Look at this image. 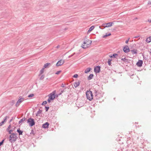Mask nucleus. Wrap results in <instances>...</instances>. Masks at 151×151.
I'll return each mask as SVG.
<instances>
[{
	"label": "nucleus",
	"instance_id": "bf43d9fd",
	"mask_svg": "<svg viewBox=\"0 0 151 151\" xmlns=\"http://www.w3.org/2000/svg\"><path fill=\"white\" fill-rule=\"evenodd\" d=\"M67 28H65V29L64 30H67Z\"/></svg>",
	"mask_w": 151,
	"mask_h": 151
},
{
	"label": "nucleus",
	"instance_id": "cd10ccee",
	"mask_svg": "<svg viewBox=\"0 0 151 151\" xmlns=\"http://www.w3.org/2000/svg\"><path fill=\"white\" fill-rule=\"evenodd\" d=\"M121 60L125 62H128L127 59H126L125 57L123 58H122Z\"/></svg>",
	"mask_w": 151,
	"mask_h": 151
},
{
	"label": "nucleus",
	"instance_id": "3c124183",
	"mask_svg": "<svg viewBox=\"0 0 151 151\" xmlns=\"http://www.w3.org/2000/svg\"><path fill=\"white\" fill-rule=\"evenodd\" d=\"M140 37L139 36H135L133 37L132 38H138V37Z\"/></svg>",
	"mask_w": 151,
	"mask_h": 151
},
{
	"label": "nucleus",
	"instance_id": "423d86ee",
	"mask_svg": "<svg viewBox=\"0 0 151 151\" xmlns=\"http://www.w3.org/2000/svg\"><path fill=\"white\" fill-rule=\"evenodd\" d=\"M55 91H53L48 95L49 98L52 99V100H53L55 98Z\"/></svg>",
	"mask_w": 151,
	"mask_h": 151
},
{
	"label": "nucleus",
	"instance_id": "052dcab7",
	"mask_svg": "<svg viewBox=\"0 0 151 151\" xmlns=\"http://www.w3.org/2000/svg\"><path fill=\"white\" fill-rule=\"evenodd\" d=\"M135 123H136V124H138V123H136V122H135Z\"/></svg>",
	"mask_w": 151,
	"mask_h": 151
},
{
	"label": "nucleus",
	"instance_id": "de8ad7c7",
	"mask_svg": "<svg viewBox=\"0 0 151 151\" xmlns=\"http://www.w3.org/2000/svg\"><path fill=\"white\" fill-rule=\"evenodd\" d=\"M61 87L63 88H65V84L62 83L61 85Z\"/></svg>",
	"mask_w": 151,
	"mask_h": 151
},
{
	"label": "nucleus",
	"instance_id": "39448f33",
	"mask_svg": "<svg viewBox=\"0 0 151 151\" xmlns=\"http://www.w3.org/2000/svg\"><path fill=\"white\" fill-rule=\"evenodd\" d=\"M94 93L95 95L94 98L96 99H99L100 98L102 97V95L101 93L98 92L96 90H94Z\"/></svg>",
	"mask_w": 151,
	"mask_h": 151
},
{
	"label": "nucleus",
	"instance_id": "a211bd4d",
	"mask_svg": "<svg viewBox=\"0 0 151 151\" xmlns=\"http://www.w3.org/2000/svg\"><path fill=\"white\" fill-rule=\"evenodd\" d=\"M95 27L94 26H92L89 28L87 32V33H88L93 30L94 28Z\"/></svg>",
	"mask_w": 151,
	"mask_h": 151
},
{
	"label": "nucleus",
	"instance_id": "ea45409f",
	"mask_svg": "<svg viewBox=\"0 0 151 151\" xmlns=\"http://www.w3.org/2000/svg\"><path fill=\"white\" fill-rule=\"evenodd\" d=\"M61 70H59V71H57L55 73V74L56 75H58L61 72Z\"/></svg>",
	"mask_w": 151,
	"mask_h": 151
},
{
	"label": "nucleus",
	"instance_id": "0eeeda50",
	"mask_svg": "<svg viewBox=\"0 0 151 151\" xmlns=\"http://www.w3.org/2000/svg\"><path fill=\"white\" fill-rule=\"evenodd\" d=\"M24 100V99L23 98H22L21 96H19V99L16 104V106L17 107Z\"/></svg>",
	"mask_w": 151,
	"mask_h": 151
},
{
	"label": "nucleus",
	"instance_id": "8fccbe9b",
	"mask_svg": "<svg viewBox=\"0 0 151 151\" xmlns=\"http://www.w3.org/2000/svg\"><path fill=\"white\" fill-rule=\"evenodd\" d=\"M129 39H130V38H128V39L127 40H126V41H125V43H126L127 44V43H128V41H129Z\"/></svg>",
	"mask_w": 151,
	"mask_h": 151
},
{
	"label": "nucleus",
	"instance_id": "f3484780",
	"mask_svg": "<svg viewBox=\"0 0 151 151\" xmlns=\"http://www.w3.org/2000/svg\"><path fill=\"white\" fill-rule=\"evenodd\" d=\"M130 51L132 52V53L133 55L134 54L136 55L137 53V50L134 49L130 50Z\"/></svg>",
	"mask_w": 151,
	"mask_h": 151
},
{
	"label": "nucleus",
	"instance_id": "4c0bfd02",
	"mask_svg": "<svg viewBox=\"0 0 151 151\" xmlns=\"http://www.w3.org/2000/svg\"><path fill=\"white\" fill-rule=\"evenodd\" d=\"M47 103V102L46 101H43L42 103V105H45Z\"/></svg>",
	"mask_w": 151,
	"mask_h": 151
},
{
	"label": "nucleus",
	"instance_id": "4468645a",
	"mask_svg": "<svg viewBox=\"0 0 151 151\" xmlns=\"http://www.w3.org/2000/svg\"><path fill=\"white\" fill-rule=\"evenodd\" d=\"M26 118L25 117H23L22 119H21L19 122V124L21 125L22 123L26 120Z\"/></svg>",
	"mask_w": 151,
	"mask_h": 151
},
{
	"label": "nucleus",
	"instance_id": "6e6d98bb",
	"mask_svg": "<svg viewBox=\"0 0 151 151\" xmlns=\"http://www.w3.org/2000/svg\"><path fill=\"white\" fill-rule=\"evenodd\" d=\"M62 93H61V92H60V93L59 94V95H61Z\"/></svg>",
	"mask_w": 151,
	"mask_h": 151
},
{
	"label": "nucleus",
	"instance_id": "79ce46f5",
	"mask_svg": "<svg viewBox=\"0 0 151 151\" xmlns=\"http://www.w3.org/2000/svg\"><path fill=\"white\" fill-rule=\"evenodd\" d=\"M143 58H144V60H148V57L147 56H146V57L145 56H144L143 55Z\"/></svg>",
	"mask_w": 151,
	"mask_h": 151
},
{
	"label": "nucleus",
	"instance_id": "864d4df0",
	"mask_svg": "<svg viewBox=\"0 0 151 151\" xmlns=\"http://www.w3.org/2000/svg\"><path fill=\"white\" fill-rule=\"evenodd\" d=\"M13 117H12V118L10 120V121H9L10 122H11L13 120Z\"/></svg>",
	"mask_w": 151,
	"mask_h": 151
},
{
	"label": "nucleus",
	"instance_id": "f03ea898",
	"mask_svg": "<svg viewBox=\"0 0 151 151\" xmlns=\"http://www.w3.org/2000/svg\"><path fill=\"white\" fill-rule=\"evenodd\" d=\"M91 41L89 40H85L81 47L83 49H86L89 47L91 43Z\"/></svg>",
	"mask_w": 151,
	"mask_h": 151
},
{
	"label": "nucleus",
	"instance_id": "c9c22d12",
	"mask_svg": "<svg viewBox=\"0 0 151 151\" xmlns=\"http://www.w3.org/2000/svg\"><path fill=\"white\" fill-rule=\"evenodd\" d=\"M44 77H45V76L43 75H42L41 76L40 78V80H42L44 79Z\"/></svg>",
	"mask_w": 151,
	"mask_h": 151
},
{
	"label": "nucleus",
	"instance_id": "4be33fe9",
	"mask_svg": "<svg viewBox=\"0 0 151 151\" xmlns=\"http://www.w3.org/2000/svg\"><path fill=\"white\" fill-rule=\"evenodd\" d=\"M91 69V68H88L85 70V73H87L89 72Z\"/></svg>",
	"mask_w": 151,
	"mask_h": 151
},
{
	"label": "nucleus",
	"instance_id": "2eb2a0df",
	"mask_svg": "<svg viewBox=\"0 0 151 151\" xmlns=\"http://www.w3.org/2000/svg\"><path fill=\"white\" fill-rule=\"evenodd\" d=\"M81 81H78V82H76L74 83V86L75 88H76L81 83Z\"/></svg>",
	"mask_w": 151,
	"mask_h": 151
},
{
	"label": "nucleus",
	"instance_id": "9b49d317",
	"mask_svg": "<svg viewBox=\"0 0 151 151\" xmlns=\"http://www.w3.org/2000/svg\"><path fill=\"white\" fill-rule=\"evenodd\" d=\"M143 61L142 60H139L136 63V65L139 67H141L142 66Z\"/></svg>",
	"mask_w": 151,
	"mask_h": 151
},
{
	"label": "nucleus",
	"instance_id": "aec40b11",
	"mask_svg": "<svg viewBox=\"0 0 151 151\" xmlns=\"http://www.w3.org/2000/svg\"><path fill=\"white\" fill-rule=\"evenodd\" d=\"M94 76L93 74H90L88 77L87 79L88 80H90L92 79Z\"/></svg>",
	"mask_w": 151,
	"mask_h": 151
},
{
	"label": "nucleus",
	"instance_id": "49530a36",
	"mask_svg": "<svg viewBox=\"0 0 151 151\" xmlns=\"http://www.w3.org/2000/svg\"><path fill=\"white\" fill-rule=\"evenodd\" d=\"M75 54V53H74L73 54H72V55H70L69 56L68 58H71V57L73 56Z\"/></svg>",
	"mask_w": 151,
	"mask_h": 151
},
{
	"label": "nucleus",
	"instance_id": "09e8293b",
	"mask_svg": "<svg viewBox=\"0 0 151 151\" xmlns=\"http://www.w3.org/2000/svg\"><path fill=\"white\" fill-rule=\"evenodd\" d=\"M148 4H151V0H149L148 2Z\"/></svg>",
	"mask_w": 151,
	"mask_h": 151
},
{
	"label": "nucleus",
	"instance_id": "c03bdc74",
	"mask_svg": "<svg viewBox=\"0 0 151 151\" xmlns=\"http://www.w3.org/2000/svg\"><path fill=\"white\" fill-rule=\"evenodd\" d=\"M11 125H10L8 127V128L6 129V131H8V130H9V129L11 128Z\"/></svg>",
	"mask_w": 151,
	"mask_h": 151
},
{
	"label": "nucleus",
	"instance_id": "473e14b6",
	"mask_svg": "<svg viewBox=\"0 0 151 151\" xmlns=\"http://www.w3.org/2000/svg\"><path fill=\"white\" fill-rule=\"evenodd\" d=\"M34 96V94L31 93L28 95V97L29 98L32 97H33Z\"/></svg>",
	"mask_w": 151,
	"mask_h": 151
},
{
	"label": "nucleus",
	"instance_id": "13d9d810",
	"mask_svg": "<svg viewBox=\"0 0 151 151\" xmlns=\"http://www.w3.org/2000/svg\"><path fill=\"white\" fill-rule=\"evenodd\" d=\"M147 38H151V36H150L149 37H147Z\"/></svg>",
	"mask_w": 151,
	"mask_h": 151
},
{
	"label": "nucleus",
	"instance_id": "b1692460",
	"mask_svg": "<svg viewBox=\"0 0 151 151\" xmlns=\"http://www.w3.org/2000/svg\"><path fill=\"white\" fill-rule=\"evenodd\" d=\"M44 69L45 68H42V69L40 71V74L39 75V76H40L44 73Z\"/></svg>",
	"mask_w": 151,
	"mask_h": 151
},
{
	"label": "nucleus",
	"instance_id": "e433bc0d",
	"mask_svg": "<svg viewBox=\"0 0 151 151\" xmlns=\"http://www.w3.org/2000/svg\"><path fill=\"white\" fill-rule=\"evenodd\" d=\"M9 118V117H8L7 116H6L5 117H4V120L3 121L4 122H6V120H7V118Z\"/></svg>",
	"mask_w": 151,
	"mask_h": 151
},
{
	"label": "nucleus",
	"instance_id": "393cba45",
	"mask_svg": "<svg viewBox=\"0 0 151 151\" xmlns=\"http://www.w3.org/2000/svg\"><path fill=\"white\" fill-rule=\"evenodd\" d=\"M42 111V110L39 109V111L37 112V113L36 114V116H38V115H39L41 113Z\"/></svg>",
	"mask_w": 151,
	"mask_h": 151
},
{
	"label": "nucleus",
	"instance_id": "4d7b16f0",
	"mask_svg": "<svg viewBox=\"0 0 151 151\" xmlns=\"http://www.w3.org/2000/svg\"><path fill=\"white\" fill-rule=\"evenodd\" d=\"M150 53V54H151V49H150L149 51Z\"/></svg>",
	"mask_w": 151,
	"mask_h": 151
},
{
	"label": "nucleus",
	"instance_id": "412c9836",
	"mask_svg": "<svg viewBox=\"0 0 151 151\" xmlns=\"http://www.w3.org/2000/svg\"><path fill=\"white\" fill-rule=\"evenodd\" d=\"M106 24L105 23H104L102 24V25L99 26V28L101 29H103L105 27H106Z\"/></svg>",
	"mask_w": 151,
	"mask_h": 151
},
{
	"label": "nucleus",
	"instance_id": "a19ab883",
	"mask_svg": "<svg viewBox=\"0 0 151 151\" xmlns=\"http://www.w3.org/2000/svg\"><path fill=\"white\" fill-rule=\"evenodd\" d=\"M45 108L46 110V111H47L49 109V106H45Z\"/></svg>",
	"mask_w": 151,
	"mask_h": 151
},
{
	"label": "nucleus",
	"instance_id": "6e6552de",
	"mask_svg": "<svg viewBox=\"0 0 151 151\" xmlns=\"http://www.w3.org/2000/svg\"><path fill=\"white\" fill-rule=\"evenodd\" d=\"M101 71V67L97 66L94 68V71L96 74L99 73Z\"/></svg>",
	"mask_w": 151,
	"mask_h": 151
},
{
	"label": "nucleus",
	"instance_id": "72a5a7b5",
	"mask_svg": "<svg viewBox=\"0 0 151 151\" xmlns=\"http://www.w3.org/2000/svg\"><path fill=\"white\" fill-rule=\"evenodd\" d=\"M5 139H3L0 142V146L1 145H2L4 143V141Z\"/></svg>",
	"mask_w": 151,
	"mask_h": 151
},
{
	"label": "nucleus",
	"instance_id": "1a4fd4ad",
	"mask_svg": "<svg viewBox=\"0 0 151 151\" xmlns=\"http://www.w3.org/2000/svg\"><path fill=\"white\" fill-rule=\"evenodd\" d=\"M123 51L125 53H127L130 51V50L128 45H125L123 48Z\"/></svg>",
	"mask_w": 151,
	"mask_h": 151
},
{
	"label": "nucleus",
	"instance_id": "bb28decb",
	"mask_svg": "<svg viewBox=\"0 0 151 151\" xmlns=\"http://www.w3.org/2000/svg\"><path fill=\"white\" fill-rule=\"evenodd\" d=\"M50 64V63H47L44 64L43 68H46Z\"/></svg>",
	"mask_w": 151,
	"mask_h": 151
},
{
	"label": "nucleus",
	"instance_id": "a18cd8bd",
	"mask_svg": "<svg viewBox=\"0 0 151 151\" xmlns=\"http://www.w3.org/2000/svg\"><path fill=\"white\" fill-rule=\"evenodd\" d=\"M4 122L3 121L0 123V126H2L4 123Z\"/></svg>",
	"mask_w": 151,
	"mask_h": 151
},
{
	"label": "nucleus",
	"instance_id": "c85d7f7f",
	"mask_svg": "<svg viewBox=\"0 0 151 151\" xmlns=\"http://www.w3.org/2000/svg\"><path fill=\"white\" fill-rule=\"evenodd\" d=\"M111 60H112L110 59H109L108 60V61L107 62V63H108V65L109 66L111 65Z\"/></svg>",
	"mask_w": 151,
	"mask_h": 151
},
{
	"label": "nucleus",
	"instance_id": "f704fd0d",
	"mask_svg": "<svg viewBox=\"0 0 151 151\" xmlns=\"http://www.w3.org/2000/svg\"><path fill=\"white\" fill-rule=\"evenodd\" d=\"M13 130L12 129H9L8 131H7V132H9V134H11L12 133V132H13Z\"/></svg>",
	"mask_w": 151,
	"mask_h": 151
},
{
	"label": "nucleus",
	"instance_id": "7ed1b4c3",
	"mask_svg": "<svg viewBox=\"0 0 151 151\" xmlns=\"http://www.w3.org/2000/svg\"><path fill=\"white\" fill-rule=\"evenodd\" d=\"M87 98L91 101L93 99V95L92 92L90 91H87L86 92Z\"/></svg>",
	"mask_w": 151,
	"mask_h": 151
},
{
	"label": "nucleus",
	"instance_id": "5701e85b",
	"mask_svg": "<svg viewBox=\"0 0 151 151\" xmlns=\"http://www.w3.org/2000/svg\"><path fill=\"white\" fill-rule=\"evenodd\" d=\"M118 55V54L116 53H114L112 55H111L109 56L111 58H115L116 56Z\"/></svg>",
	"mask_w": 151,
	"mask_h": 151
},
{
	"label": "nucleus",
	"instance_id": "dca6fc26",
	"mask_svg": "<svg viewBox=\"0 0 151 151\" xmlns=\"http://www.w3.org/2000/svg\"><path fill=\"white\" fill-rule=\"evenodd\" d=\"M106 27H110L114 23L113 22H109L108 23H105Z\"/></svg>",
	"mask_w": 151,
	"mask_h": 151
},
{
	"label": "nucleus",
	"instance_id": "6ab92c4d",
	"mask_svg": "<svg viewBox=\"0 0 151 151\" xmlns=\"http://www.w3.org/2000/svg\"><path fill=\"white\" fill-rule=\"evenodd\" d=\"M17 131L18 133L19 134V135H22L23 131L21 130L20 128L18 129Z\"/></svg>",
	"mask_w": 151,
	"mask_h": 151
},
{
	"label": "nucleus",
	"instance_id": "2f4dec72",
	"mask_svg": "<svg viewBox=\"0 0 151 151\" xmlns=\"http://www.w3.org/2000/svg\"><path fill=\"white\" fill-rule=\"evenodd\" d=\"M15 101L14 100H12L10 103V104L11 106H13L15 103Z\"/></svg>",
	"mask_w": 151,
	"mask_h": 151
},
{
	"label": "nucleus",
	"instance_id": "58836bf2",
	"mask_svg": "<svg viewBox=\"0 0 151 151\" xmlns=\"http://www.w3.org/2000/svg\"><path fill=\"white\" fill-rule=\"evenodd\" d=\"M78 77V75L77 74H74L73 76V77L74 78H77Z\"/></svg>",
	"mask_w": 151,
	"mask_h": 151
},
{
	"label": "nucleus",
	"instance_id": "9d476101",
	"mask_svg": "<svg viewBox=\"0 0 151 151\" xmlns=\"http://www.w3.org/2000/svg\"><path fill=\"white\" fill-rule=\"evenodd\" d=\"M65 62L64 60L61 59L59 60L57 63L56 64V66H61L63 65Z\"/></svg>",
	"mask_w": 151,
	"mask_h": 151
},
{
	"label": "nucleus",
	"instance_id": "680f3d73",
	"mask_svg": "<svg viewBox=\"0 0 151 151\" xmlns=\"http://www.w3.org/2000/svg\"><path fill=\"white\" fill-rule=\"evenodd\" d=\"M84 38H86V36H85Z\"/></svg>",
	"mask_w": 151,
	"mask_h": 151
},
{
	"label": "nucleus",
	"instance_id": "20e7f679",
	"mask_svg": "<svg viewBox=\"0 0 151 151\" xmlns=\"http://www.w3.org/2000/svg\"><path fill=\"white\" fill-rule=\"evenodd\" d=\"M27 123L29 124L30 127H32L35 124V122L34 119L31 118H29L27 120Z\"/></svg>",
	"mask_w": 151,
	"mask_h": 151
},
{
	"label": "nucleus",
	"instance_id": "7c9ffc66",
	"mask_svg": "<svg viewBox=\"0 0 151 151\" xmlns=\"http://www.w3.org/2000/svg\"><path fill=\"white\" fill-rule=\"evenodd\" d=\"M35 131H34L32 129V131H31V132L30 133V134H32L34 136L35 135Z\"/></svg>",
	"mask_w": 151,
	"mask_h": 151
},
{
	"label": "nucleus",
	"instance_id": "ddd939ff",
	"mask_svg": "<svg viewBox=\"0 0 151 151\" xmlns=\"http://www.w3.org/2000/svg\"><path fill=\"white\" fill-rule=\"evenodd\" d=\"M111 35V34L109 32H108L107 33H106L105 35H103L101 37H102V38H106L107 37L110 36Z\"/></svg>",
	"mask_w": 151,
	"mask_h": 151
},
{
	"label": "nucleus",
	"instance_id": "603ef678",
	"mask_svg": "<svg viewBox=\"0 0 151 151\" xmlns=\"http://www.w3.org/2000/svg\"><path fill=\"white\" fill-rule=\"evenodd\" d=\"M148 22H149V23H151V19H150V20L149 19L148 20Z\"/></svg>",
	"mask_w": 151,
	"mask_h": 151
},
{
	"label": "nucleus",
	"instance_id": "c756f323",
	"mask_svg": "<svg viewBox=\"0 0 151 151\" xmlns=\"http://www.w3.org/2000/svg\"><path fill=\"white\" fill-rule=\"evenodd\" d=\"M146 41L147 43H149L151 42V38H146Z\"/></svg>",
	"mask_w": 151,
	"mask_h": 151
},
{
	"label": "nucleus",
	"instance_id": "5fc2aeb1",
	"mask_svg": "<svg viewBox=\"0 0 151 151\" xmlns=\"http://www.w3.org/2000/svg\"><path fill=\"white\" fill-rule=\"evenodd\" d=\"M60 47V46L59 45H58L56 47V48H59Z\"/></svg>",
	"mask_w": 151,
	"mask_h": 151
},
{
	"label": "nucleus",
	"instance_id": "f257e3e1",
	"mask_svg": "<svg viewBox=\"0 0 151 151\" xmlns=\"http://www.w3.org/2000/svg\"><path fill=\"white\" fill-rule=\"evenodd\" d=\"M17 133H13L10 134L9 137V140L12 143L16 141L18 138L17 135Z\"/></svg>",
	"mask_w": 151,
	"mask_h": 151
},
{
	"label": "nucleus",
	"instance_id": "37998d69",
	"mask_svg": "<svg viewBox=\"0 0 151 151\" xmlns=\"http://www.w3.org/2000/svg\"><path fill=\"white\" fill-rule=\"evenodd\" d=\"M51 101H53V100H52V99L48 98V99L47 100V101L48 103H50Z\"/></svg>",
	"mask_w": 151,
	"mask_h": 151
},
{
	"label": "nucleus",
	"instance_id": "a878e982",
	"mask_svg": "<svg viewBox=\"0 0 151 151\" xmlns=\"http://www.w3.org/2000/svg\"><path fill=\"white\" fill-rule=\"evenodd\" d=\"M67 88L66 87H65L63 89H60V92H61V93H63L66 91V90Z\"/></svg>",
	"mask_w": 151,
	"mask_h": 151
},
{
	"label": "nucleus",
	"instance_id": "f8f14e48",
	"mask_svg": "<svg viewBox=\"0 0 151 151\" xmlns=\"http://www.w3.org/2000/svg\"><path fill=\"white\" fill-rule=\"evenodd\" d=\"M49 124L48 122H46L43 124L42 125V127L44 129H46L48 128Z\"/></svg>",
	"mask_w": 151,
	"mask_h": 151
}]
</instances>
